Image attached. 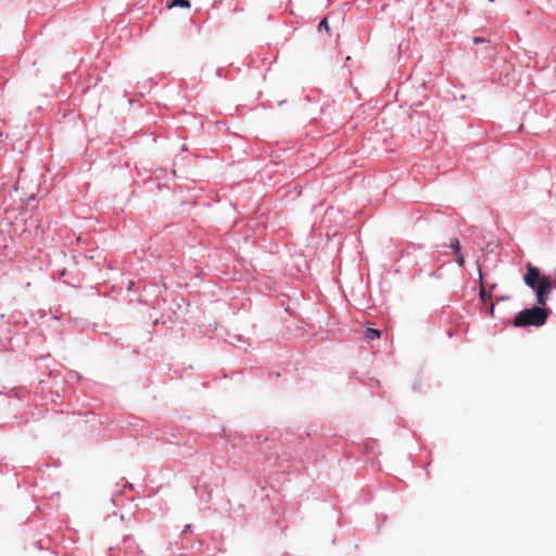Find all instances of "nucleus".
Masks as SVG:
<instances>
[{"label": "nucleus", "mask_w": 556, "mask_h": 556, "mask_svg": "<svg viewBox=\"0 0 556 556\" xmlns=\"http://www.w3.org/2000/svg\"><path fill=\"white\" fill-rule=\"evenodd\" d=\"M523 281L527 287L535 291L536 303L539 305H545L552 289L549 279L545 276H541L539 268L532 264H528Z\"/></svg>", "instance_id": "obj_1"}, {"label": "nucleus", "mask_w": 556, "mask_h": 556, "mask_svg": "<svg viewBox=\"0 0 556 556\" xmlns=\"http://www.w3.org/2000/svg\"><path fill=\"white\" fill-rule=\"evenodd\" d=\"M548 317V311L542 307H532L528 309H523L519 312L515 319L514 325L516 327H526V326H543L546 323Z\"/></svg>", "instance_id": "obj_2"}, {"label": "nucleus", "mask_w": 556, "mask_h": 556, "mask_svg": "<svg viewBox=\"0 0 556 556\" xmlns=\"http://www.w3.org/2000/svg\"><path fill=\"white\" fill-rule=\"evenodd\" d=\"M174 7H180V8H189L190 7V3L188 0H173L169 4H168V8H174Z\"/></svg>", "instance_id": "obj_3"}, {"label": "nucleus", "mask_w": 556, "mask_h": 556, "mask_svg": "<svg viewBox=\"0 0 556 556\" xmlns=\"http://www.w3.org/2000/svg\"><path fill=\"white\" fill-rule=\"evenodd\" d=\"M379 337H380V331L379 330L372 329V328H368L366 330V338L368 340H374V339L379 338Z\"/></svg>", "instance_id": "obj_4"}, {"label": "nucleus", "mask_w": 556, "mask_h": 556, "mask_svg": "<svg viewBox=\"0 0 556 556\" xmlns=\"http://www.w3.org/2000/svg\"><path fill=\"white\" fill-rule=\"evenodd\" d=\"M450 247L453 249L454 254H459L460 244H459V240L457 238L451 239Z\"/></svg>", "instance_id": "obj_5"}, {"label": "nucleus", "mask_w": 556, "mask_h": 556, "mask_svg": "<svg viewBox=\"0 0 556 556\" xmlns=\"http://www.w3.org/2000/svg\"><path fill=\"white\" fill-rule=\"evenodd\" d=\"M455 261L459 266H464L465 260L462 252H459V254H455Z\"/></svg>", "instance_id": "obj_6"}, {"label": "nucleus", "mask_w": 556, "mask_h": 556, "mask_svg": "<svg viewBox=\"0 0 556 556\" xmlns=\"http://www.w3.org/2000/svg\"><path fill=\"white\" fill-rule=\"evenodd\" d=\"M318 28H319V30H321V29H326V30H328V22H327V20H326V18H325V20H323V21L319 23Z\"/></svg>", "instance_id": "obj_7"}, {"label": "nucleus", "mask_w": 556, "mask_h": 556, "mask_svg": "<svg viewBox=\"0 0 556 556\" xmlns=\"http://www.w3.org/2000/svg\"><path fill=\"white\" fill-rule=\"evenodd\" d=\"M473 41H475V43H479V42H482V39H480V38H475V39H473Z\"/></svg>", "instance_id": "obj_8"}, {"label": "nucleus", "mask_w": 556, "mask_h": 556, "mask_svg": "<svg viewBox=\"0 0 556 556\" xmlns=\"http://www.w3.org/2000/svg\"><path fill=\"white\" fill-rule=\"evenodd\" d=\"M490 1L492 2L493 0H490Z\"/></svg>", "instance_id": "obj_9"}]
</instances>
